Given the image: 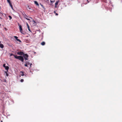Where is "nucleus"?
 Returning a JSON list of instances; mask_svg holds the SVG:
<instances>
[{
  "instance_id": "nucleus-1",
  "label": "nucleus",
  "mask_w": 122,
  "mask_h": 122,
  "mask_svg": "<svg viewBox=\"0 0 122 122\" xmlns=\"http://www.w3.org/2000/svg\"><path fill=\"white\" fill-rule=\"evenodd\" d=\"M15 58L16 59H18L19 60L21 61L22 62H23L24 61V59L21 56H15Z\"/></svg>"
},
{
  "instance_id": "nucleus-2",
  "label": "nucleus",
  "mask_w": 122,
  "mask_h": 122,
  "mask_svg": "<svg viewBox=\"0 0 122 122\" xmlns=\"http://www.w3.org/2000/svg\"><path fill=\"white\" fill-rule=\"evenodd\" d=\"M28 55L27 54H25L23 55V56L25 60H27L28 59Z\"/></svg>"
},
{
  "instance_id": "nucleus-3",
  "label": "nucleus",
  "mask_w": 122,
  "mask_h": 122,
  "mask_svg": "<svg viewBox=\"0 0 122 122\" xmlns=\"http://www.w3.org/2000/svg\"><path fill=\"white\" fill-rule=\"evenodd\" d=\"M5 64H4L3 65V66L4 67L5 69L7 70V71L8 72V70L9 69V67L8 66H5Z\"/></svg>"
},
{
  "instance_id": "nucleus-4",
  "label": "nucleus",
  "mask_w": 122,
  "mask_h": 122,
  "mask_svg": "<svg viewBox=\"0 0 122 122\" xmlns=\"http://www.w3.org/2000/svg\"><path fill=\"white\" fill-rule=\"evenodd\" d=\"M24 53L22 51H20V52H17V54L18 55H24Z\"/></svg>"
},
{
  "instance_id": "nucleus-5",
  "label": "nucleus",
  "mask_w": 122,
  "mask_h": 122,
  "mask_svg": "<svg viewBox=\"0 0 122 122\" xmlns=\"http://www.w3.org/2000/svg\"><path fill=\"white\" fill-rule=\"evenodd\" d=\"M4 15H6L5 14H3V13H1L0 12V16H1V17H2ZM0 19H2V18H1L0 16Z\"/></svg>"
},
{
  "instance_id": "nucleus-6",
  "label": "nucleus",
  "mask_w": 122,
  "mask_h": 122,
  "mask_svg": "<svg viewBox=\"0 0 122 122\" xmlns=\"http://www.w3.org/2000/svg\"><path fill=\"white\" fill-rule=\"evenodd\" d=\"M18 24L19 27V29L20 31H22V28L21 26V25H20V24L19 23H18Z\"/></svg>"
},
{
  "instance_id": "nucleus-7",
  "label": "nucleus",
  "mask_w": 122,
  "mask_h": 122,
  "mask_svg": "<svg viewBox=\"0 0 122 122\" xmlns=\"http://www.w3.org/2000/svg\"><path fill=\"white\" fill-rule=\"evenodd\" d=\"M34 2L35 4H36V5H37L38 7L39 6V5L37 1H34Z\"/></svg>"
},
{
  "instance_id": "nucleus-8",
  "label": "nucleus",
  "mask_w": 122,
  "mask_h": 122,
  "mask_svg": "<svg viewBox=\"0 0 122 122\" xmlns=\"http://www.w3.org/2000/svg\"><path fill=\"white\" fill-rule=\"evenodd\" d=\"M26 24H27V27H28V30L30 32H31V30L30 28V27L29 26V25L28 24V23H26Z\"/></svg>"
},
{
  "instance_id": "nucleus-9",
  "label": "nucleus",
  "mask_w": 122,
  "mask_h": 122,
  "mask_svg": "<svg viewBox=\"0 0 122 122\" xmlns=\"http://www.w3.org/2000/svg\"><path fill=\"white\" fill-rule=\"evenodd\" d=\"M59 1H57L55 3V7L56 8L57 7V5L58 4Z\"/></svg>"
},
{
  "instance_id": "nucleus-10",
  "label": "nucleus",
  "mask_w": 122,
  "mask_h": 122,
  "mask_svg": "<svg viewBox=\"0 0 122 122\" xmlns=\"http://www.w3.org/2000/svg\"><path fill=\"white\" fill-rule=\"evenodd\" d=\"M28 17L27 16H26V15H25L24 16V18H25L26 19V20H30V19H29L28 18H27Z\"/></svg>"
},
{
  "instance_id": "nucleus-11",
  "label": "nucleus",
  "mask_w": 122,
  "mask_h": 122,
  "mask_svg": "<svg viewBox=\"0 0 122 122\" xmlns=\"http://www.w3.org/2000/svg\"><path fill=\"white\" fill-rule=\"evenodd\" d=\"M4 46L2 44H0V47L2 48H3L4 47Z\"/></svg>"
},
{
  "instance_id": "nucleus-12",
  "label": "nucleus",
  "mask_w": 122,
  "mask_h": 122,
  "mask_svg": "<svg viewBox=\"0 0 122 122\" xmlns=\"http://www.w3.org/2000/svg\"><path fill=\"white\" fill-rule=\"evenodd\" d=\"M32 22H33V24L34 25H36V22L34 20H33L32 21Z\"/></svg>"
},
{
  "instance_id": "nucleus-13",
  "label": "nucleus",
  "mask_w": 122,
  "mask_h": 122,
  "mask_svg": "<svg viewBox=\"0 0 122 122\" xmlns=\"http://www.w3.org/2000/svg\"><path fill=\"white\" fill-rule=\"evenodd\" d=\"M55 1V0H50V2L51 4H52Z\"/></svg>"
},
{
  "instance_id": "nucleus-14",
  "label": "nucleus",
  "mask_w": 122,
  "mask_h": 122,
  "mask_svg": "<svg viewBox=\"0 0 122 122\" xmlns=\"http://www.w3.org/2000/svg\"><path fill=\"white\" fill-rule=\"evenodd\" d=\"M13 56L15 58V56H16V55H14L12 54L11 53V54H10V56Z\"/></svg>"
},
{
  "instance_id": "nucleus-15",
  "label": "nucleus",
  "mask_w": 122,
  "mask_h": 122,
  "mask_svg": "<svg viewBox=\"0 0 122 122\" xmlns=\"http://www.w3.org/2000/svg\"><path fill=\"white\" fill-rule=\"evenodd\" d=\"M20 75L22 76H23L24 75L23 72L22 71H20Z\"/></svg>"
},
{
  "instance_id": "nucleus-16",
  "label": "nucleus",
  "mask_w": 122,
  "mask_h": 122,
  "mask_svg": "<svg viewBox=\"0 0 122 122\" xmlns=\"http://www.w3.org/2000/svg\"><path fill=\"white\" fill-rule=\"evenodd\" d=\"M41 44L42 45L44 46L45 44V42L44 41H43L41 43Z\"/></svg>"
},
{
  "instance_id": "nucleus-17",
  "label": "nucleus",
  "mask_w": 122,
  "mask_h": 122,
  "mask_svg": "<svg viewBox=\"0 0 122 122\" xmlns=\"http://www.w3.org/2000/svg\"><path fill=\"white\" fill-rule=\"evenodd\" d=\"M40 5H41V6L44 9H45L44 7L43 6V5H42L41 3L40 4Z\"/></svg>"
},
{
  "instance_id": "nucleus-18",
  "label": "nucleus",
  "mask_w": 122,
  "mask_h": 122,
  "mask_svg": "<svg viewBox=\"0 0 122 122\" xmlns=\"http://www.w3.org/2000/svg\"><path fill=\"white\" fill-rule=\"evenodd\" d=\"M20 32L22 34H25L24 33V32H23V30H22V31H20Z\"/></svg>"
},
{
  "instance_id": "nucleus-19",
  "label": "nucleus",
  "mask_w": 122,
  "mask_h": 122,
  "mask_svg": "<svg viewBox=\"0 0 122 122\" xmlns=\"http://www.w3.org/2000/svg\"><path fill=\"white\" fill-rule=\"evenodd\" d=\"M5 74H6V76H8V74L7 73V72L6 71H5Z\"/></svg>"
},
{
  "instance_id": "nucleus-20",
  "label": "nucleus",
  "mask_w": 122,
  "mask_h": 122,
  "mask_svg": "<svg viewBox=\"0 0 122 122\" xmlns=\"http://www.w3.org/2000/svg\"><path fill=\"white\" fill-rule=\"evenodd\" d=\"M9 18L10 20L12 19V17L10 15H9Z\"/></svg>"
},
{
  "instance_id": "nucleus-21",
  "label": "nucleus",
  "mask_w": 122,
  "mask_h": 122,
  "mask_svg": "<svg viewBox=\"0 0 122 122\" xmlns=\"http://www.w3.org/2000/svg\"><path fill=\"white\" fill-rule=\"evenodd\" d=\"M14 37L16 39V40L17 39H18V37L16 36H14Z\"/></svg>"
},
{
  "instance_id": "nucleus-22",
  "label": "nucleus",
  "mask_w": 122,
  "mask_h": 122,
  "mask_svg": "<svg viewBox=\"0 0 122 122\" xmlns=\"http://www.w3.org/2000/svg\"><path fill=\"white\" fill-rule=\"evenodd\" d=\"M17 41H19L20 42H21V41L19 39H17Z\"/></svg>"
},
{
  "instance_id": "nucleus-23",
  "label": "nucleus",
  "mask_w": 122,
  "mask_h": 122,
  "mask_svg": "<svg viewBox=\"0 0 122 122\" xmlns=\"http://www.w3.org/2000/svg\"><path fill=\"white\" fill-rule=\"evenodd\" d=\"M20 81L21 82H22L24 81V80L23 79H21L20 80Z\"/></svg>"
},
{
  "instance_id": "nucleus-24",
  "label": "nucleus",
  "mask_w": 122,
  "mask_h": 122,
  "mask_svg": "<svg viewBox=\"0 0 122 122\" xmlns=\"http://www.w3.org/2000/svg\"><path fill=\"white\" fill-rule=\"evenodd\" d=\"M7 2L9 3L10 2V0H7Z\"/></svg>"
},
{
  "instance_id": "nucleus-25",
  "label": "nucleus",
  "mask_w": 122,
  "mask_h": 122,
  "mask_svg": "<svg viewBox=\"0 0 122 122\" xmlns=\"http://www.w3.org/2000/svg\"><path fill=\"white\" fill-rule=\"evenodd\" d=\"M10 6H11V8L13 9V7H12V5H10Z\"/></svg>"
},
{
  "instance_id": "nucleus-26",
  "label": "nucleus",
  "mask_w": 122,
  "mask_h": 122,
  "mask_svg": "<svg viewBox=\"0 0 122 122\" xmlns=\"http://www.w3.org/2000/svg\"><path fill=\"white\" fill-rule=\"evenodd\" d=\"M25 66H27V64H25Z\"/></svg>"
},
{
  "instance_id": "nucleus-27",
  "label": "nucleus",
  "mask_w": 122,
  "mask_h": 122,
  "mask_svg": "<svg viewBox=\"0 0 122 122\" xmlns=\"http://www.w3.org/2000/svg\"><path fill=\"white\" fill-rule=\"evenodd\" d=\"M9 4L10 5H12L11 4L10 2V3H9Z\"/></svg>"
},
{
  "instance_id": "nucleus-28",
  "label": "nucleus",
  "mask_w": 122,
  "mask_h": 122,
  "mask_svg": "<svg viewBox=\"0 0 122 122\" xmlns=\"http://www.w3.org/2000/svg\"><path fill=\"white\" fill-rule=\"evenodd\" d=\"M26 63L28 65H29L30 64V63L29 62H27Z\"/></svg>"
},
{
  "instance_id": "nucleus-29",
  "label": "nucleus",
  "mask_w": 122,
  "mask_h": 122,
  "mask_svg": "<svg viewBox=\"0 0 122 122\" xmlns=\"http://www.w3.org/2000/svg\"><path fill=\"white\" fill-rule=\"evenodd\" d=\"M32 65V64L31 63V64H30V67H31V65Z\"/></svg>"
},
{
  "instance_id": "nucleus-30",
  "label": "nucleus",
  "mask_w": 122,
  "mask_h": 122,
  "mask_svg": "<svg viewBox=\"0 0 122 122\" xmlns=\"http://www.w3.org/2000/svg\"><path fill=\"white\" fill-rule=\"evenodd\" d=\"M56 15H58V14L57 13H56Z\"/></svg>"
},
{
  "instance_id": "nucleus-31",
  "label": "nucleus",
  "mask_w": 122,
  "mask_h": 122,
  "mask_svg": "<svg viewBox=\"0 0 122 122\" xmlns=\"http://www.w3.org/2000/svg\"><path fill=\"white\" fill-rule=\"evenodd\" d=\"M2 122L3 121L2 120L1 121V122Z\"/></svg>"
},
{
  "instance_id": "nucleus-32",
  "label": "nucleus",
  "mask_w": 122,
  "mask_h": 122,
  "mask_svg": "<svg viewBox=\"0 0 122 122\" xmlns=\"http://www.w3.org/2000/svg\"><path fill=\"white\" fill-rule=\"evenodd\" d=\"M29 9H30V8H29Z\"/></svg>"
},
{
  "instance_id": "nucleus-33",
  "label": "nucleus",
  "mask_w": 122,
  "mask_h": 122,
  "mask_svg": "<svg viewBox=\"0 0 122 122\" xmlns=\"http://www.w3.org/2000/svg\"><path fill=\"white\" fill-rule=\"evenodd\" d=\"M54 13H55V11H54Z\"/></svg>"
},
{
  "instance_id": "nucleus-34",
  "label": "nucleus",
  "mask_w": 122,
  "mask_h": 122,
  "mask_svg": "<svg viewBox=\"0 0 122 122\" xmlns=\"http://www.w3.org/2000/svg\"><path fill=\"white\" fill-rule=\"evenodd\" d=\"M0 43H1V42L0 41V44H1Z\"/></svg>"
},
{
  "instance_id": "nucleus-35",
  "label": "nucleus",
  "mask_w": 122,
  "mask_h": 122,
  "mask_svg": "<svg viewBox=\"0 0 122 122\" xmlns=\"http://www.w3.org/2000/svg\"><path fill=\"white\" fill-rule=\"evenodd\" d=\"M1 25V24H0V26Z\"/></svg>"
},
{
  "instance_id": "nucleus-36",
  "label": "nucleus",
  "mask_w": 122,
  "mask_h": 122,
  "mask_svg": "<svg viewBox=\"0 0 122 122\" xmlns=\"http://www.w3.org/2000/svg\"><path fill=\"white\" fill-rule=\"evenodd\" d=\"M88 0H87V1Z\"/></svg>"
}]
</instances>
